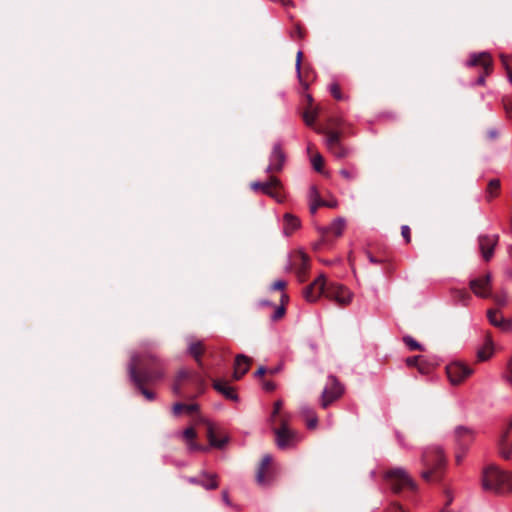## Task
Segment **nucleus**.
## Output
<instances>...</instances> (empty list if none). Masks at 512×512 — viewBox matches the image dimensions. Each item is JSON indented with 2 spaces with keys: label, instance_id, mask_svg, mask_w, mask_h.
<instances>
[{
  "label": "nucleus",
  "instance_id": "f257e3e1",
  "mask_svg": "<svg viewBox=\"0 0 512 512\" xmlns=\"http://www.w3.org/2000/svg\"><path fill=\"white\" fill-rule=\"evenodd\" d=\"M127 369L130 381L147 400L153 401L155 394L144 385L155 383L164 377L165 369L160 357L152 351L133 353Z\"/></svg>",
  "mask_w": 512,
  "mask_h": 512
},
{
  "label": "nucleus",
  "instance_id": "f03ea898",
  "mask_svg": "<svg viewBox=\"0 0 512 512\" xmlns=\"http://www.w3.org/2000/svg\"><path fill=\"white\" fill-rule=\"evenodd\" d=\"M482 487L485 491L497 494L511 493L512 472L502 471L496 465H489L483 471Z\"/></svg>",
  "mask_w": 512,
  "mask_h": 512
},
{
  "label": "nucleus",
  "instance_id": "7ed1b4c3",
  "mask_svg": "<svg viewBox=\"0 0 512 512\" xmlns=\"http://www.w3.org/2000/svg\"><path fill=\"white\" fill-rule=\"evenodd\" d=\"M422 463L425 469L421 477L427 481H438L441 478V470L445 467L446 459L440 446H430L422 455Z\"/></svg>",
  "mask_w": 512,
  "mask_h": 512
},
{
  "label": "nucleus",
  "instance_id": "20e7f679",
  "mask_svg": "<svg viewBox=\"0 0 512 512\" xmlns=\"http://www.w3.org/2000/svg\"><path fill=\"white\" fill-rule=\"evenodd\" d=\"M383 479L392 492L400 493L405 489L417 490V484L410 474L402 467H394L383 473Z\"/></svg>",
  "mask_w": 512,
  "mask_h": 512
},
{
  "label": "nucleus",
  "instance_id": "39448f33",
  "mask_svg": "<svg viewBox=\"0 0 512 512\" xmlns=\"http://www.w3.org/2000/svg\"><path fill=\"white\" fill-rule=\"evenodd\" d=\"M345 388L343 384L334 375L327 377L326 385L321 393L320 404L322 408H327L336 400L340 399L344 394Z\"/></svg>",
  "mask_w": 512,
  "mask_h": 512
},
{
  "label": "nucleus",
  "instance_id": "423d86ee",
  "mask_svg": "<svg viewBox=\"0 0 512 512\" xmlns=\"http://www.w3.org/2000/svg\"><path fill=\"white\" fill-rule=\"evenodd\" d=\"M275 442L279 449H288L295 447L300 441L301 436L295 430L289 428L286 419L281 420L279 428L274 429Z\"/></svg>",
  "mask_w": 512,
  "mask_h": 512
},
{
  "label": "nucleus",
  "instance_id": "0eeeda50",
  "mask_svg": "<svg viewBox=\"0 0 512 512\" xmlns=\"http://www.w3.org/2000/svg\"><path fill=\"white\" fill-rule=\"evenodd\" d=\"M324 296L339 306L345 307L353 300V293L344 285L336 282H327Z\"/></svg>",
  "mask_w": 512,
  "mask_h": 512
},
{
  "label": "nucleus",
  "instance_id": "6e6552de",
  "mask_svg": "<svg viewBox=\"0 0 512 512\" xmlns=\"http://www.w3.org/2000/svg\"><path fill=\"white\" fill-rule=\"evenodd\" d=\"M454 437L457 446L456 460L460 463L474 441V431L465 426H458L455 429Z\"/></svg>",
  "mask_w": 512,
  "mask_h": 512
},
{
  "label": "nucleus",
  "instance_id": "1a4fd4ad",
  "mask_svg": "<svg viewBox=\"0 0 512 512\" xmlns=\"http://www.w3.org/2000/svg\"><path fill=\"white\" fill-rule=\"evenodd\" d=\"M467 66L475 67L479 66L483 69V72L479 75L476 80L477 85H484L485 78L491 73L493 62L489 53L481 52L478 54H472L467 61Z\"/></svg>",
  "mask_w": 512,
  "mask_h": 512
},
{
  "label": "nucleus",
  "instance_id": "9d476101",
  "mask_svg": "<svg viewBox=\"0 0 512 512\" xmlns=\"http://www.w3.org/2000/svg\"><path fill=\"white\" fill-rule=\"evenodd\" d=\"M250 188L254 192H261L265 195H268L272 198H276L279 200V197H280L279 191L282 188V183L277 177L271 176L269 178V180L266 182H260V181L252 182L250 184Z\"/></svg>",
  "mask_w": 512,
  "mask_h": 512
},
{
  "label": "nucleus",
  "instance_id": "9b49d317",
  "mask_svg": "<svg viewBox=\"0 0 512 512\" xmlns=\"http://www.w3.org/2000/svg\"><path fill=\"white\" fill-rule=\"evenodd\" d=\"M286 158V153L281 143H275L269 156V165L266 168V172H281L284 168Z\"/></svg>",
  "mask_w": 512,
  "mask_h": 512
},
{
  "label": "nucleus",
  "instance_id": "f8f14e48",
  "mask_svg": "<svg viewBox=\"0 0 512 512\" xmlns=\"http://www.w3.org/2000/svg\"><path fill=\"white\" fill-rule=\"evenodd\" d=\"M447 376L453 385H457L472 374V369L460 362H453L446 367Z\"/></svg>",
  "mask_w": 512,
  "mask_h": 512
},
{
  "label": "nucleus",
  "instance_id": "ddd939ff",
  "mask_svg": "<svg viewBox=\"0 0 512 512\" xmlns=\"http://www.w3.org/2000/svg\"><path fill=\"white\" fill-rule=\"evenodd\" d=\"M469 287L477 297L488 298L491 296V274L470 280Z\"/></svg>",
  "mask_w": 512,
  "mask_h": 512
},
{
  "label": "nucleus",
  "instance_id": "4468645a",
  "mask_svg": "<svg viewBox=\"0 0 512 512\" xmlns=\"http://www.w3.org/2000/svg\"><path fill=\"white\" fill-rule=\"evenodd\" d=\"M326 287V278L324 275L318 276L310 285L303 290V297L307 302H315L321 295H324Z\"/></svg>",
  "mask_w": 512,
  "mask_h": 512
},
{
  "label": "nucleus",
  "instance_id": "2eb2a0df",
  "mask_svg": "<svg viewBox=\"0 0 512 512\" xmlns=\"http://www.w3.org/2000/svg\"><path fill=\"white\" fill-rule=\"evenodd\" d=\"M498 240L499 236L497 234L479 236V249L485 261H489L493 257Z\"/></svg>",
  "mask_w": 512,
  "mask_h": 512
},
{
  "label": "nucleus",
  "instance_id": "dca6fc26",
  "mask_svg": "<svg viewBox=\"0 0 512 512\" xmlns=\"http://www.w3.org/2000/svg\"><path fill=\"white\" fill-rule=\"evenodd\" d=\"M498 452L506 460L512 456V419L498 441Z\"/></svg>",
  "mask_w": 512,
  "mask_h": 512
},
{
  "label": "nucleus",
  "instance_id": "f3484780",
  "mask_svg": "<svg viewBox=\"0 0 512 512\" xmlns=\"http://www.w3.org/2000/svg\"><path fill=\"white\" fill-rule=\"evenodd\" d=\"M200 475L203 478H208L209 479V483H205L204 481H201V479H199L198 477H188L186 480H187L188 483L194 484V485H200L201 487H203L206 490H215V489L218 488L219 483H218V476H217V474H215V473H208L206 471H202L200 473Z\"/></svg>",
  "mask_w": 512,
  "mask_h": 512
},
{
  "label": "nucleus",
  "instance_id": "a211bd4d",
  "mask_svg": "<svg viewBox=\"0 0 512 512\" xmlns=\"http://www.w3.org/2000/svg\"><path fill=\"white\" fill-rule=\"evenodd\" d=\"M251 359L243 354H239L235 358L233 378L240 380L249 370Z\"/></svg>",
  "mask_w": 512,
  "mask_h": 512
},
{
  "label": "nucleus",
  "instance_id": "6ab92c4d",
  "mask_svg": "<svg viewBox=\"0 0 512 512\" xmlns=\"http://www.w3.org/2000/svg\"><path fill=\"white\" fill-rule=\"evenodd\" d=\"M271 461H272V457L267 454L262 458L261 463L258 467V470L256 473V481L261 486H265L272 481V478L267 475V471H268Z\"/></svg>",
  "mask_w": 512,
  "mask_h": 512
},
{
  "label": "nucleus",
  "instance_id": "aec40b11",
  "mask_svg": "<svg viewBox=\"0 0 512 512\" xmlns=\"http://www.w3.org/2000/svg\"><path fill=\"white\" fill-rule=\"evenodd\" d=\"M487 317L492 325L503 330H509L512 327V322L506 320L498 310H488Z\"/></svg>",
  "mask_w": 512,
  "mask_h": 512
},
{
  "label": "nucleus",
  "instance_id": "412c9836",
  "mask_svg": "<svg viewBox=\"0 0 512 512\" xmlns=\"http://www.w3.org/2000/svg\"><path fill=\"white\" fill-rule=\"evenodd\" d=\"M213 387L216 391L224 395L227 399L237 401L238 396L232 386H230L226 381L224 380H215L213 382Z\"/></svg>",
  "mask_w": 512,
  "mask_h": 512
},
{
  "label": "nucleus",
  "instance_id": "4be33fe9",
  "mask_svg": "<svg viewBox=\"0 0 512 512\" xmlns=\"http://www.w3.org/2000/svg\"><path fill=\"white\" fill-rule=\"evenodd\" d=\"M197 434L194 428L188 427L182 432V437L185 440L189 451H200L204 450L200 445H198L194 440Z\"/></svg>",
  "mask_w": 512,
  "mask_h": 512
},
{
  "label": "nucleus",
  "instance_id": "5701e85b",
  "mask_svg": "<svg viewBox=\"0 0 512 512\" xmlns=\"http://www.w3.org/2000/svg\"><path fill=\"white\" fill-rule=\"evenodd\" d=\"M204 345L202 341L191 340L188 345V353L196 360L199 366L202 365L201 356L204 353Z\"/></svg>",
  "mask_w": 512,
  "mask_h": 512
},
{
  "label": "nucleus",
  "instance_id": "b1692460",
  "mask_svg": "<svg viewBox=\"0 0 512 512\" xmlns=\"http://www.w3.org/2000/svg\"><path fill=\"white\" fill-rule=\"evenodd\" d=\"M300 226V221L297 217L287 213L284 215V234H292Z\"/></svg>",
  "mask_w": 512,
  "mask_h": 512
},
{
  "label": "nucleus",
  "instance_id": "393cba45",
  "mask_svg": "<svg viewBox=\"0 0 512 512\" xmlns=\"http://www.w3.org/2000/svg\"><path fill=\"white\" fill-rule=\"evenodd\" d=\"M207 436L211 446L222 448L228 442V438L217 439L214 433V425L210 422L207 423Z\"/></svg>",
  "mask_w": 512,
  "mask_h": 512
},
{
  "label": "nucleus",
  "instance_id": "a878e982",
  "mask_svg": "<svg viewBox=\"0 0 512 512\" xmlns=\"http://www.w3.org/2000/svg\"><path fill=\"white\" fill-rule=\"evenodd\" d=\"M500 186L501 184L499 179H491L489 181L485 194L487 201H491L498 195Z\"/></svg>",
  "mask_w": 512,
  "mask_h": 512
},
{
  "label": "nucleus",
  "instance_id": "bb28decb",
  "mask_svg": "<svg viewBox=\"0 0 512 512\" xmlns=\"http://www.w3.org/2000/svg\"><path fill=\"white\" fill-rule=\"evenodd\" d=\"M319 108L318 107H310L306 108V110L303 113V120L305 124L309 127H312L319 115Z\"/></svg>",
  "mask_w": 512,
  "mask_h": 512
},
{
  "label": "nucleus",
  "instance_id": "cd10ccee",
  "mask_svg": "<svg viewBox=\"0 0 512 512\" xmlns=\"http://www.w3.org/2000/svg\"><path fill=\"white\" fill-rule=\"evenodd\" d=\"M309 196L311 199L310 211H311V213L314 214L317 211L318 207L323 205V202L321 201L320 195L315 186L310 187Z\"/></svg>",
  "mask_w": 512,
  "mask_h": 512
},
{
  "label": "nucleus",
  "instance_id": "c85d7f7f",
  "mask_svg": "<svg viewBox=\"0 0 512 512\" xmlns=\"http://www.w3.org/2000/svg\"><path fill=\"white\" fill-rule=\"evenodd\" d=\"M345 228V220L343 218H338L334 220L329 226L328 230L336 237H340Z\"/></svg>",
  "mask_w": 512,
  "mask_h": 512
},
{
  "label": "nucleus",
  "instance_id": "c756f323",
  "mask_svg": "<svg viewBox=\"0 0 512 512\" xmlns=\"http://www.w3.org/2000/svg\"><path fill=\"white\" fill-rule=\"evenodd\" d=\"M330 153L337 159H343L348 157L352 153V149L350 147L343 146L342 144L337 145Z\"/></svg>",
  "mask_w": 512,
  "mask_h": 512
},
{
  "label": "nucleus",
  "instance_id": "7c9ffc66",
  "mask_svg": "<svg viewBox=\"0 0 512 512\" xmlns=\"http://www.w3.org/2000/svg\"><path fill=\"white\" fill-rule=\"evenodd\" d=\"M340 138L341 134L339 132L327 131L326 146L329 151L341 144Z\"/></svg>",
  "mask_w": 512,
  "mask_h": 512
},
{
  "label": "nucleus",
  "instance_id": "2f4dec72",
  "mask_svg": "<svg viewBox=\"0 0 512 512\" xmlns=\"http://www.w3.org/2000/svg\"><path fill=\"white\" fill-rule=\"evenodd\" d=\"M403 342L410 351H424L423 345L417 342L412 336L406 335L403 337Z\"/></svg>",
  "mask_w": 512,
  "mask_h": 512
},
{
  "label": "nucleus",
  "instance_id": "473e14b6",
  "mask_svg": "<svg viewBox=\"0 0 512 512\" xmlns=\"http://www.w3.org/2000/svg\"><path fill=\"white\" fill-rule=\"evenodd\" d=\"M493 353L492 344L487 342L477 353L479 360L485 361L491 357Z\"/></svg>",
  "mask_w": 512,
  "mask_h": 512
},
{
  "label": "nucleus",
  "instance_id": "72a5a7b5",
  "mask_svg": "<svg viewBox=\"0 0 512 512\" xmlns=\"http://www.w3.org/2000/svg\"><path fill=\"white\" fill-rule=\"evenodd\" d=\"M295 258H296V261H299L300 272H305L308 268V263H309L308 256L304 252L299 251L296 253Z\"/></svg>",
  "mask_w": 512,
  "mask_h": 512
},
{
  "label": "nucleus",
  "instance_id": "f704fd0d",
  "mask_svg": "<svg viewBox=\"0 0 512 512\" xmlns=\"http://www.w3.org/2000/svg\"><path fill=\"white\" fill-rule=\"evenodd\" d=\"M311 164L317 172H320V173L323 172L324 160H323V157L319 153H317L316 155H314L312 157Z\"/></svg>",
  "mask_w": 512,
  "mask_h": 512
},
{
  "label": "nucleus",
  "instance_id": "c9c22d12",
  "mask_svg": "<svg viewBox=\"0 0 512 512\" xmlns=\"http://www.w3.org/2000/svg\"><path fill=\"white\" fill-rule=\"evenodd\" d=\"M455 298L458 299L463 305H467L471 300L470 294L465 290H455Z\"/></svg>",
  "mask_w": 512,
  "mask_h": 512
},
{
  "label": "nucleus",
  "instance_id": "e433bc0d",
  "mask_svg": "<svg viewBox=\"0 0 512 512\" xmlns=\"http://www.w3.org/2000/svg\"><path fill=\"white\" fill-rule=\"evenodd\" d=\"M329 91L336 100H342L343 95L340 90V86L337 83H331L329 85Z\"/></svg>",
  "mask_w": 512,
  "mask_h": 512
},
{
  "label": "nucleus",
  "instance_id": "4c0bfd02",
  "mask_svg": "<svg viewBox=\"0 0 512 512\" xmlns=\"http://www.w3.org/2000/svg\"><path fill=\"white\" fill-rule=\"evenodd\" d=\"M318 425V417L313 410H309V417L307 418V427L315 429Z\"/></svg>",
  "mask_w": 512,
  "mask_h": 512
},
{
  "label": "nucleus",
  "instance_id": "58836bf2",
  "mask_svg": "<svg viewBox=\"0 0 512 512\" xmlns=\"http://www.w3.org/2000/svg\"><path fill=\"white\" fill-rule=\"evenodd\" d=\"M284 314H285L284 306L283 305H279V306L276 307L274 313L271 316V319L273 321H277V320L281 319L284 316Z\"/></svg>",
  "mask_w": 512,
  "mask_h": 512
},
{
  "label": "nucleus",
  "instance_id": "ea45409f",
  "mask_svg": "<svg viewBox=\"0 0 512 512\" xmlns=\"http://www.w3.org/2000/svg\"><path fill=\"white\" fill-rule=\"evenodd\" d=\"M401 235L407 244L411 242V230L408 225H403L401 227Z\"/></svg>",
  "mask_w": 512,
  "mask_h": 512
},
{
  "label": "nucleus",
  "instance_id": "a19ab883",
  "mask_svg": "<svg viewBox=\"0 0 512 512\" xmlns=\"http://www.w3.org/2000/svg\"><path fill=\"white\" fill-rule=\"evenodd\" d=\"M282 405H283V402L282 400H277L276 402H274V406H273V412H272V415L270 417V421L273 422L274 421V418L276 417V415L280 412L281 408H282Z\"/></svg>",
  "mask_w": 512,
  "mask_h": 512
},
{
  "label": "nucleus",
  "instance_id": "79ce46f5",
  "mask_svg": "<svg viewBox=\"0 0 512 512\" xmlns=\"http://www.w3.org/2000/svg\"><path fill=\"white\" fill-rule=\"evenodd\" d=\"M340 175L344 177L346 180H353L356 178L357 173L355 170L349 171L346 169H342L340 170Z\"/></svg>",
  "mask_w": 512,
  "mask_h": 512
},
{
  "label": "nucleus",
  "instance_id": "37998d69",
  "mask_svg": "<svg viewBox=\"0 0 512 512\" xmlns=\"http://www.w3.org/2000/svg\"><path fill=\"white\" fill-rule=\"evenodd\" d=\"M301 60H302V52L301 51H298L297 53V57H296V73H297V77L298 79L301 81L302 79V76H301Z\"/></svg>",
  "mask_w": 512,
  "mask_h": 512
},
{
  "label": "nucleus",
  "instance_id": "c03bdc74",
  "mask_svg": "<svg viewBox=\"0 0 512 512\" xmlns=\"http://www.w3.org/2000/svg\"><path fill=\"white\" fill-rule=\"evenodd\" d=\"M504 108L509 117H512V98H504L503 99Z\"/></svg>",
  "mask_w": 512,
  "mask_h": 512
},
{
  "label": "nucleus",
  "instance_id": "a18cd8bd",
  "mask_svg": "<svg viewBox=\"0 0 512 512\" xmlns=\"http://www.w3.org/2000/svg\"><path fill=\"white\" fill-rule=\"evenodd\" d=\"M185 407H186V404H183L180 402L175 403L172 406V412L175 416H179L181 414V412L185 410Z\"/></svg>",
  "mask_w": 512,
  "mask_h": 512
},
{
  "label": "nucleus",
  "instance_id": "49530a36",
  "mask_svg": "<svg viewBox=\"0 0 512 512\" xmlns=\"http://www.w3.org/2000/svg\"><path fill=\"white\" fill-rule=\"evenodd\" d=\"M262 387L265 391L271 392L276 389V384L273 381H263Z\"/></svg>",
  "mask_w": 512,
  "mask_h": 512
},
{
  "label": "nucleus",
  "instance_id": "de8ad7c7",
  "mask_svg": "<svg viewBox=\"0 0 512 512\" xmlns=\"http://www.w3.org/2000/svg\"><path fill=\"white\" fill-rule=\"evenodd\" d=\"M286 287V282L284 280H277L272 284L273 290H283Z\"/></svg>",
  "mask_w": 512,
  "mask_h": 512
},
{
  "label": "nucleus",
  "instance_id": "09e8293b",
  "mask_svg": "<svg viewBox=\"0 0 512 512\" xmlns=\"http://www.w3.org/2000/svg\"><path fill=\"white\" fill-rule=\"evenodd\" d=\"M496 303L499 305V306H505L506 303H507V295L504 294V295H497L494 297Z\"/></svg>",
  "mask_w": 512,
  "mask_h": 512
},
{
  "label": "nucleus",
  "instance_id": "8fccbe9b",
  "mask_svg": "<svg viewBox=\"0 0 512 512\" xmlns=\"http://www.w3.org/2000/svg\"><path fill=\"white\" fill-rule=\"evenodd\" d=\"M503 64L506 67L509 81L512 83V69L508 66V63L504 57H502Z\"/></svg>",
  "mask_w": 512,
  "mask_h": 512
},
{
  "label": "nucleus",
  "instance_id": "3c124183",
  "mask_svg": "<svg viewBox=\"0 0 512 512\" xmlns=\"http://www.w3.org/2000/svg\"><path fill=\"white\" fill-rule=\"evenodd\" d=\"M222 499L224 501V503L227 505V506H231V501L229 499V495H228V492L226 490H223L222 493Z\"/></svg>",
  "mask_w": 512,
  "mask_h": 512
},
{
  "label": "nucleus",
  "instance_id": "603ef678",
  "mask_svg": "<svg viewBox=\"0 0 512 512\" xmlns=\"http://www.w3.org/2000/svg\"><path fill=\"white\" fill-rule=\"evenodd\" d=\"M418 358H419V356H413V357L407 358V360H406L407 365L414 366L417 363Z\"/></svg>",
  "mask_w": 512,
  "mask_h": 512
},
{
  "label": "nucleus",
  "instance_id": "864d4df0",
  "mask_svg": "<svg viewBox=\"0 0 512 512\" xmlns=\"http://www.w3.org/2000/svg\"><path fill=\"white\" fill-rule=\"evenodd\" d=\"M198 409V405L196 404H186L185 411L192 413Z\"/></svg>",
  "mask_w": 512,
  "mask_h": 512
},
{
  "label": "nucleus",
  "instance_id": "5fc2aeb1",
  "mask_svg": "<svg viewBox=\"0 0 512 512\" xmlns=\"http://www.w3.org/2000/svg\"><path fill=\"white\" fill-rule=\"evenodd\" d=\"M188 375H189V373H188V371H187V370H180V371L178 372L177 378H178L179 380H181V379L187 378V377H188Z\"/></svg>",
  "mask_w": 512,
  "mask_h": 512
},
{
  "label": "nucleus",
  "instance_id": "6e6d98bb",
  "mask_svg": "<svg viewBox=\"0 0 512 512\" xmlns=\"http://www.w3.org/2000/svg\"><path fill=\"white\" fill-rule=\"evenodd\" d=\"M266 373V368L264 366L259 367V369L255 372V377L262 376Z\"/></svg>",
  "mask_w": 512,
  "mask_h": 512
},
{
  "label": "nucleus",
  "instance_id": "4d7b16f0",
  "mask_svg": "<svg viewBox=\"0 0 512 512\" xmlns=\"http://www.w3.org/2000/svg\"><path fill=\"white\" fill-rule=\"evenodd\" d=\"M306 99H307V102H308V107L307 108H310V107H313L312 106V102H313V98L310 94L306 95Z\"/></svg>",
  "mask_w": 512,
  "mask_h": 512
},
{
  "label": "nucleus",
  "instance_id": "13d9d810",
  "mask_svg": "<svg viewBox=\"0 0 512 512\" xmlns=\"http://www.w3.org/2000/svg\"><path fill=\"white\" fill-rule=\"evenodd\" d=\"M368 259L371 263L373 264H377V263H380L379 260H377L376 258H374L371 254H368Z\"/></svg>",
  "mask_w": 512,
  "mask_h": 512
},
{
  "label": "nucleus",
  "instance_id": "bf43d9fd",
  "mask_svg": "<svg viewBox=\"0 0 512 512\" xmlns=\"http://www.w3.org/2000/svg\"><path fill=\"white\" fill-rule=\"evenodd\" d=\"M309 410H312L310 407L305 406L302 408V413L306 415V417H309Z\"/></svg>",
  "mask_w": 512,
  "mask_h": 512
},
{
  "label": "nucleus",
  "instance_id": "052dcab7",
  "mask_svg": "<svg viewBox=\"0 0 512 512\" xmlns=\"http://www.w3.org/2000/svg\"><path fill=\"white\" fill-rule=\"evenodd\" d=\"M288 301V296L286 294H282L281 296V305L284 306L285 303Z\"/></svg>",
  "mask_w": 512,
  "mask_h": 512
},
{
  "label": "nucleus",
  "instance_id": "680f3d73",
  "mask_svg": "<svg viewBox=\"0 0 512 512\" xmlns=\"http://www.w3.org/2000/svg\"><path fill=\"white\" fill-rule=\"evenodd\" d=\"M173 392L175 394H179L180 393V386L178 384L173 386Z\"/></svg>",
  "mask_w": 512,
  "mask_h": 512
},
{
  "label": "nucleus",
  "instance_id": "e2e57ef3",
  "mask_svg": "<svg viewBox=\"0 0 512 512\" xmlns=\"http://www.w3.org/2000/svg\"><path fill=\"white\" fill-rule=\"evenodd\" d=\"M507 368H508V372L512 375V357L508 362Z\"/></svg>",
  "mask_w": 512,
  "mask_h": 512
},
{
  "label": "nucleus",
  "instance_id": "0e129e2a",
  "mask_svg": "<svg viewBox=\"0 0 512 512\" xmlns=\"http://www.w3.org/2000/svg\"><path fill=\"white\" fill-rule=\"evenodd\" d=\"M396 436H397V439H398L399 443H402V436H401V434L397 433Z\"/></svg>",
  "mask_w": 512,
  "mask_h": 512
},
{
  "label": "nucleus",
  "instance_id": "69168bd1",
  "mask_svg": "<svg viewBox=\"0 0 512 512\" xmlns=\"http://www.w3.org/2000/svg\"><path fill=\"white\" fill-rule=\"evenodd\" d=\"M201 481H204L205 483H209V479L208 478H203V479H201Z\"/></svg>",
  "mask_w": 512,
  "mask_h": 512
},
{
  "label": "nucleus",
  "instance_id": "338daca9",
  "mask_svg": "<svg viewBox=\"0 0 512 512\" xmlns=\"http://www.w3.org/2000/svg\"><path fill=\"white\" fill-rule=\"evenodd\" d=\"M506 379H507L509 382H511V383H512V378H511V377L506 376Z\"/></svg>",
  "mask_w": 512,
  "mask_h": 512
},
{
  "label": "nucleus",
  "instance_id": "774afa93",
  "mask_svg": "<svg viewBox=\"0 0 512 512\" xmlns=\"http://www.w3.org/2000/svg\"><path fill=\"white\" fill-rule=\"evenodd\" d=\"M510 254L512 256V245L510 246Z\"/></svg>",
  "mask_w": 512,
  "mask_h": 512
}]
</instances>
